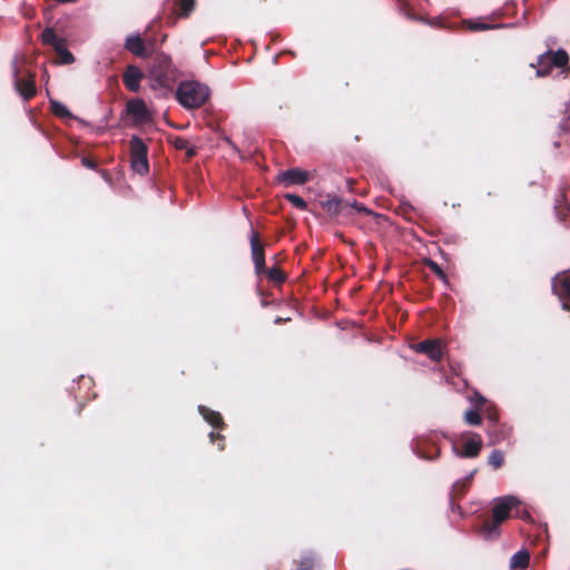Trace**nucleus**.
<instances>
[{
	"instance_id": "obj_6",
	"label": "nucleus",
	"mask_w": 570,
	"mask_h": 570,
	"mask_svg": "<svg viewBox=\"0 0 570 570\" xmlns=\"http://www.w3.org/2000/svg\"><path fill=\"white\" fill-rule=\"evenodd\" d=\"M462 450L453 445V452L459 458H475L482 449V438L478 433L464 432L461 434Z\"/></svg>"
},
{
	"instance_id": "obj_5",
	"label": "nucleus",
	"mask_w": 570,
	"mask_h": 570,
	"mask_svg": "<svg viewBox=\"0 0 570 570\" xmlns=\"http://www.w3.org/2000/svg\"><path fill=\"white\" fill-rule=\"evenodd\" d=\"M41 41L45 45L51 46L57 56H58V62L68 65L73 62V56L72 53L67 49L66 40L59 36L56 35L53 29L46 28L41 33Z\"/></svg>"
},
{
	"instance_id": "obj_9",
	"label": "nucleus",
	"mask_w": 570,
	"mask_h": 570,
	"mask_svg": "<svg viewBox=\"0 0 570 570\" xmlns=\"http://www.w3.org/2000/svg\"><path fill=\"white\" fill-rule=\"evenodd\" d=\"M127 112L137 124H147L153 119L145 101L140 98H135L127 102Z\"/></svg>"
},
{
	"instance_id": "obj_20",
	"label": "nucleus",
	"mask_w": 570,
	"mask_h": 570,
	"mask_svg": "<svg viewBox=\"0 0 570 570\" xmlns=\"http://www.w3.org/2000/svg\"><path fill=\"white\" fill-rule=\"evenodd\" d=\"M51 110L55 115L60 117H66L70 115L68 108L59 101H51Z\"/></svg>"
},
{
	"instance_id": "obj_13",
	"label": "nucleus",
	"mask_w": 570,
	"mask_h": 570,
	"mask_svg": "<svg viewBox=\"0 0 570 570\" xmlns=\"http://www.w3.org/2000/svg\"><path fill=\"white\" fill-rule=\"evenodd\" d=\"M414 351L426 354L432 361H440L442 347L439 341H424L414 345Z\"/></svg>"
},
{
	"instance_id": "obj_15",
	"label": "nucleus",
	"mask_w": 570,
	"mask_h": 570,
	"mask_svg": "<svg viewBox=\"0 0 570 570\" xmlns=\"http://www.w3.org/2000/svg\"><path fill=\"white\" fill-rule=\"evenodd\" d=\"M124 83L132 92H137L140 88L142 72L135 66H129L124 73Z\"/></svg>"
},
{
	"instance_id": "obj_28",
	"label": "nucleus",
	"mask_w": 570,
	"mask_h": 570,
	"mask_svg": "<svg viewBox=\"0 0 570 570\" xmlns=\"http://www.w3.org/2000/svg\"><path fill=\"white\" fill-rule=\"evenodd\" d=\"M82 164L85 166L89 167V168H94L95 167L94 163L88 160V159H86V158L82 159Z\"/></svg>"
},
{
	"instance_id": "obj_11",
	"label": "nucleus",
	"mask_w": 570,
	"mask_h": 570,
	"mask_svg": "<svg viewBox=\"0 0 570 570\" xmlns=\"http://www.w3.org/2000/svg\"><path fill=\"white\" fill-rule=\"evenodd\" d=\"M553 291L562 299L563 309L570 311V275L557 278L553 283Z\"/></svg>"
},
{
	"instance_id": "obj_10",
	"label": "nucleus",
	"mask_w": 570,
	"mask_h": 570,
	"mask_svg": "<svg viewBox=\"0 0 570 570\" xmlns=\"http://www.w3.org/2000/svg\"><path fill=\"white\" fill-rule=\"evenodd\" d=\"M249 240L252 249V259L255 266V272L256 274L261 275L265 272L264 247L259 242L258 234L254 230H252Z\"/></svg>"
},
{
	"instance_id": "obj_29",
	"label": "nucleus",
	"mask_w": 570,
	"mask_h": 570,
	"mask_svg": "<svg viewBox=\"0 0 570 570\" xmlns=\"http://www.w3.org/2000/svg\"><path fill=\"white\" fill-rule=\"evenodd\" d=\"M194 154H195L194 149H189V150L187 151V156H189V157H191Z\"/></svg>"
},
{
	"instance_id": "obj_23",
	"label": "nucleus",
	"mask_w": 570,
	"mask_h": 570,
	"mask_svg": "<svg viewBox=\"0 0 570 570\" xmlns=\"http://www.w3.org/2000/svg\"><path fill=\"white\" fill-rule=\"evenodd\" d=\"M179 4H180L181 11L185 14H188L194 7V0H180Z\"/></svg>"
},
{
	"instance_id": "obj_21",
	"label": "nucleus",
	"mask_w": 570,
	"mask_h": 570,
	"mask_svg": "<svg viewBox=\"0 0 570 570\" xmlns=\"http://www.w3.org/2000/svg\"><path fill=\"white\" fill-rule=\"evenodd\" d=\"M285 198L296 208H299V209L306 208V202L298 195L287 194V195H285Z\"/></svg>"
},
{
	"instance_id": "obj_14",
	"label": "nucleus",
	"mask_w": 570,
	"mask_h": 570,
	"mask_svg": "<svg viewBox=\"0 0 570 570\" xmlns=\"http://www.w3.org/2000/svg\"><path fill=\"white\" fill-rule=\"evenodd\" d=\"M125 48L132 55L146 58L149 56L142 38L139 35H130L126 38Z\"/></svg>"
},
{
	"instance_id": "obj_2",
	"label": "nucleus",
	"mask_w": 570,
	"mask_h": 570,
	"mask_svg": "<svg viewBox=\"0 0 570 570\" xmlns=\"http://www.w3.org/2000/svg\"><path fill=\"white\" fill-rule=\"evenodd\" d=\"M176 98L183 107L196 109L209 98V89L197 81H183L176 90Z\"/></svg>"
},
{
	"instance_id": "obj_3",
	"label": "nucleus",
	"mask_w": 570,
	"mask_h": 570,
	"mask_svg": "<svg viewBox=\"0 0 570 570\" xmlns=\"http://www.w3.org/2000/svg\"><path fill=\"white\" fill-rule=\"evenodd\" d=\"M520 500L514 495H505L495 500L492 509L493 521L483 524V533L485 538L493 539L499 535V525L509 518L512 508L518 507Z\"/></svg>"
},
{
	"instance_id": "obj_31",
	"label": "nucleus",
	"mask_w": 570,
	"mask_h": 570,
	"mask_svg": "<svg viewBox=\"0 0 570 570\" xmlns=\"http://www.w3.org/2000/svg\"><path fill=\"white\" fill-rule=\"evenodd\" d=\"M354 206H355V208H356L357 210H363V208H362V207H360V206H357L356 204H355Z\"/></svg>"
},
{
	"instance_id": "obj_32",
	"label": "nucleus",
	"mask_w": 570,
	"mask_h": 570,
	"mask_svg": "<svg viewBox=\"0 0 570 570\" xmlns=\"http://www.w3.org/2000/svg\"><path fill=\"white\" fill-rule=\"evenodd\" d=\"M209 436H210L212 441H214L215 434L213 432L209 434Z\"/></svg>"
},
{
	"instance_id": "obj_25",
	"label": "nucleus",
	"mask_w": 570,
	"mask_h": 570,
	"mask_svg": "<svg viewBox=\"0 0 570 570\" xmlns=\"http://www.w3.org/2000/svg\"><path fill=\"white\" fill-rule=\"evenodd\" d=\"M471 30H485L489 29V26L485 23H470L469 24Z\"/></svg>"
},
{
	"instance_id": "obj_26",
	"label": "nucleus",
	"mask_w": 570,
	"mask_h": 570,
	"mask_svg": "<svg viewBox=\"0 0 570 570\" xmlns=\"http://www.w3.org/2000/svg\"><path fill=\"white\" fill-rule=\"evenodd\" d=\"M312 569V561L306 560L303 561L297 570H311Z\"/></svg>"
},
{
	"instance_id": "obj_18",
	"label": "nucleus",
	"mask_w": 570,
	"mask_h": 570,
	"mask_svg": "<svg viewBox=\"0 0 570 570\" xmlns=\"http://www.w3.org/2000/svg\"><path fill=\"white\" fill-rule=\"evenodd\" d=\"M488 462L493 469H499L504 463V454L500 450H493L488 459Z\"/></svg>"
},
{
	"instance_id": "obj_8",
	"label": "nucleus",
	"mask_w": 570,
	"mask_h": 570,
	"mask_svg": "<svg viewBox=\"0 0 570 570\" xmlns=\"http://www.w3.org/2000/svg\"><path fill=\"white\" fill-rule=\"evenodd\" d=\"M14 87L21 97L26 100L30 99L36 94V86L31 76L27 78H19L18 58L12 61Z\"/></svg>"
},
{
	"instance_id": "obj_12",
	"label": "nucleus",
	"mask_w": 570,
	"mask_h": 570,
	"mask_svg": "<svg viewBox=\"0 0 570 570\" xmlns=\"http://www.w3.org/2000/svg\"><path fill=\"white\" fill-rule=\"evenodd\" d=\"M279 181L288 185H302L308 179V171L298 168L288 169L278 176Z\"/></svg>"
},
{
	"instance_id": "obj_17",
	"label": "nucleus",
	"mask_w": 570,
	"mask_h": 570,
	"mask_svg": "<svg viewBox=\"0 0 570 570\" xmlns=\"http://www.w3.org/2000/svg\"><path fill=\"white\" fill-rule=\"evenodd\" d=\"M199 413L203 415V417L213 426H219L223 424L222 416L218 412L212 411L207 409L206 406L199 405L198 406Z\"/></svg>"
},
{
	"instance_id": "obj_16",
	"label": "nucleus",
	"mask_w": 570,
	"mask_h": 570,
	"mask_svg": "<svg viewBox=\"0 0 570 570\" xmlns=\"http://www.w3.org/2000/svg\"><path fill=\"white\" fill-rule=\"evenodd\" d=\"M530 562V553L522 549L515 552L510 559V569H525Z\"/></svg>"
},
{
	"instance_id": "obj_7",
	"label": "nucleus",
	"mask_w": 570,
	"mask_h": 570,
	"mask_svg": "<svg viewBox=\"0 0 570 570\" xmlns=\"http://www.w3.org/2000/svg\"><path fill=\"white\" fill-rule=\"evenodd\" d=\"M569 60L568 53L563 50L548 51L538 59V76H546L552 67L562 68L567 66Z\"/></svg>"
},
{
	"instance_id": "obj_4",
	"label": "nucleus",
	"mask_w": 570,
	"mask_h": 570,
	"mask_svg": "<svg viewBox=\"0 0 570 570\" xmlns=\"http://www.w3.org/2000/svg\"><path fill=\"white\" fill-rule=\"evenodd\" d=\"M148 148L146 144L137 136L130 139V164L134 171L145 175L149 170L147 159Z\"/></svg>"
},
{
	"instance_id": "obj_22",
	"label": "nucleus",
	"mask_w": 570,
	"mask_h": 570,
	"mask_svg": "<svg viewBox=\"0 0 570 570\" xmlns=\"http://www.w3.org/2000/svg\"><path fill=\"white\" fill-rule=\"evenodd\" d=\"M267 275H268V278L274 281V282H277V283H281L284 281V274L281 269L276 268V267H273V268H269V269H266L265 268V272Z\"/></svg>"
},
{
	"instance_id": "obj_30",
	"label": "nucleus",
	"mask_w": 570,
	"mask_h": 570,
	"mask_svg": "<svg viewBox=\"0 0 570 570\" xmlns=\"http://www.w3.org/2000/svg\"><path fill=\"white\" fill-rule=\"evenodd\" d=\"M228 141V144L232 145V148H234L235 150H238L237 147L229 140V139H226Z\"/></svg>"
},
{
	"instance_id": "obj_24",
	"label": "nucleus",
	"mask_w": 570,
	"mask_h": 570,
	"mask_svg": "<svg viewBox=\"0 0 570 570\" xmlns=\"http://www.w3.org/2000/svg\"><path fill=\"white\" fill-rule=\"evenodd\" d=\"M426 265L441 278H445V275L443 273V271L441 269V267L434 263L433 261H428L426 262Z\"/></svg>"
},
{
	"instance_id": "obj_27",
	"label": "nucleus",
	"mask_w": 570,
	"mask_h": 570,
	"mask_svg": "<svg viewBox=\"0 0 570 570\" xmlns=\"http://www.w3.org/2000/svg\"><path fill=\"white\" fill-rule=\"evenodd\" d=\"M561 129L563 131H570V120L567 119V120H563L560 125Z\"/></svg>"
},
{
	"instance_id": "obj_19",
	"label": "nucleus",
	"mask_w": 570,
	"mask_h": 570,
	"mask_svg": "<svg viewBox=\"0 0 570 570\" xmlns=\"http://www.w3.org/2000/svg\"><path fill=\"white\" fill-rule=\"evenodd\" d=\"M464 420L470 425H479L481 423V415L476 410H468L464 414Z\"/></svg>"
},
{
	"instance_id": "obj_1",
	"label": "nucleus",
	"mask_w": 570,
	"mask_h": 570,
	"mask_svg": "<svg viewBox=\"0 0 570 570\" xmlns=\"http://www.w3.org/2000/svg\"><path fill=\"white\" fill-rule=\"evenodd\" d=\"M150 88L166 96L175 82V68L169 56L160 53L149 69Z\"/></svg>"
}]
</instances>
